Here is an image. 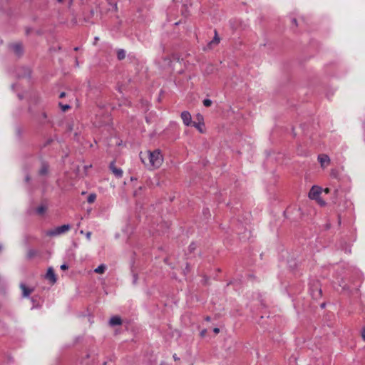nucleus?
Instances as JSON below:
<instances>
[{
    "mask_svg": "<svg viewBox=\"0 0 365 365\" xmlns=\"http://www.w3.org/2000/svg\"><path fill=\"white\" fill-rule=\"evenodd\" d=\"M71 229V226L69 225H63L59 227H56L53 229L48 230L46 232V235L49 237H56L61 235H63Z\"/></svg>",
    "mask_w": 365,
    "mask_h": 365,
    "instance_id": "nucleus-2",
    "label": "nucleus"
},
{
    "mask_svg": "<svg viewBox=\"0 0 365 365\" xmlns=\"http://www.w3.org/2000/svg\"><path fill=\"white\" fill-rule=\"evenodd\" d=\"M324 192L325 193H327H327H329V192H330V189L327 187V188H325V189L324 190Z\"/></svg>",
    "mask_w": 365,
    "mask_h": 365,
    "instance_id": "nucleus-29",
    "label": "nucleus"
},
{
    "mask_svg": "<svg viewBox=\"0 0 365 365\" xmlns=\"http://www.w3.org/2000/svg\"><path fill=\"white\" fill-rule=\"evenodd\" d=\"M220 42V38L217 36V31H215V37L213 40L210 43L212 44H217Z\"/></svg>",
    "mask_w": 365,
    "mask_h": 365,
    "instance_id": "nucleus-16",
    "label": "nucleus"
},
{
    "mask_svg": "<svg viewBox=\"0 0 365 365\" xmlns=\"http://www.w3.org/2000/svg\"><path fill=\"white\" fill-rule=\"evenodd\" d=\"M29 180H30V177L29 175H26L25 177V181L28 182Z\"/></svg>",
    "mask_w": 365,
    "mask_h": 365,
    "instance_id": "nucleus-30",
    "label": "nucleus"
},
{
    "mask_svg": "<svg viewBox=\"0 0 365 365\" xmlns=\"http://www.w3.org/2000/svg\"><path fill=\"white\" fill-rule=\"evenodd\" d=\"M361 337L365 341V327H364L362 332H361Z\"/></svg>",
    "mask_w": 365,
    "mask_h": 365,
    "instance_id": "nucleus-25",
    "label": "nucleus"
},
{
    "mask_svg": "<svg viewBox=\"0 0 365 365\" xmlns=\"http://www.w3.org/2000/svg\"><path fill=\"white\" fill-rule=\"evenodd\" d=\"M2 248H3L2 245H0V252H1V250H2Z\"/></svg>",
    "mask_w": 365,
    "mask_h": 365,
    "instance_id": "nucleus-35",
    "label": "nucleus"
},
{
    "mask_svg": "<svg viewBox=\"0 0 365 365\" xmlns=\"http://www.w3.org/2000/svg\"><path fill=\"white\" fill-rule=\"evenodd\" d=\"M47 207L45 205H40L36 208V212L38 215H43L46 211Z\"/></svg>",
    "mask_w": 365,
    "mask_h": 365,
    "instance_id": "nucleus-13",
    "label": "nucleus"
},
{
    "mask_svg": "<svg viewBox=\"0 0 365 365\" xmlns=\"http://www.w3.org/2000/svg\"><path fill=\"white\" fill-rule=\"evenodd\" d=\"M212 102L211 100L210 99H205L203 101V105L205 106V107H209L212 105Z\"/></svg>",
    "mask_w": 365,
    "mask_h": 365,
    "instance_id": "nucleus-17",
    "label": "nucleus"
},
{
    "mask_svg": "<svg viewBox=\"0 0 365 365\" xmlns=\"http://www.w3.org/2000/svg\"><path fill=\"white\" fill-rule=\"evenodd\" d=\"M213 331H214L215 334H218V333H219V331H220V329H219V328H215V329H213Z\"/></svg>",
    "mask_w": 365,
    "mask_h": 365,
    "instance_id": "nucleus-28",
    "label": "nucleus"
},
{
    "mask_svg": "<svg viewBox=\"0 0 365 365\" xmlns=\"http://www.w3.org/2000/svg\"><path fill=\"white\" fill-rule=\"evenodd\" d=\"M110 169L111 170L112 173L117 177V178H121L123 175V170L120 168H118L115 165V163L112 162L110 164Z\"/></svg>",
    "mask_w": 365,
    "mask_h": 365,
    "instance_id": "nucleus-8",
    "label": "nucleus"
},
{
    "mask_svg": "<svg viewBox=\"0 0 365 365\" xmlns=\"http://www.w3.org/2000/svg\"><path fill=\"white\" fill-rule=\"evenodd\" d=\"M48 165L43 163L41 165V169L39 170V175H45L48 173Z\"/></svg>",
    "mask_w": 365,
    "mask_h": 365,
    "instance_id": "nucleus-11",
    "label": "nucleus"
},
{
    "mask_svg": "<svg viewBox=\"0 0 365 365\" xmlns=\"http://www.w3.org/2000/svg\"><path fill=\"white\" fill-rule=\"evenodd\" d=\"M91 232H88L86 233V238H87L88 240H90V239H91Z\"/></svg>",
    "mask_w": 365,
    "mask_h": 365,
    "instance_id": "nucleus-26",
    "label": "nucleus"
},
{
    "mask_svg": "<svg viewBox=\"0 0 365 365\" xmlns=\"http://www.w3.org/2000/svg\"><path fill=\"white\" fill-rule=\"evenodd\" d=\"M20 288L22 290V296L24 297H28L29 294L34 291L33 289L27 287L24 284H21Z\"/></svg>",
    "mask_w": 365,
    "mask_h": 365,
    "instance_id": "nucleus-9",
    "label": "nucleus"
},
{
    "mask_svg": "<svg viewBox=\"0 0 365 365\" xmlns=\"http://www.w3.org/2000/svg\"><path fill=\"white\" fill-rule=\"evenodd\" d=\"M192 125L194 127H195L196 128H197L200 130V132H201V133L202 132V130L201 129V125L200 123H197L194 122Z\"/></svg>",
    "mask_w": 365,
    "mask_h": 365,
    "instance_id": "nucleus-21",
    "label": "nucleus"
},
{
    "mask_svg": "<svg viewBox=\"0 0 365 365\" xmlns=\"http://www.w3.org/2000/svg\"><path fill=\"white\" fill-rule=\"evenodd\" d=\"M46 278L49 280L52 284L56 282V277L54 273L53 269L52 267H49L47 270Z\"/></svg>",
    "mask_w": 365,
    "mask_h": 365,
    "instance_id": "nucleus-7",
    "label": "nucleus"
},
{
    "mask_svg": "<svg viewBox=\"0 0 365 365\" xmlns=\"http://www.w3.org/2000/svg\"><path fill=\"white\" fill-rule=\"evenodd\" d=\"M9 48L17 56H21L23 53V47L21 43H11Z\"/></svg>",
    "mask_w": 365,
    "mask_h": 365,
    "instance_id": "nucleus-4",
    "label": "nucleus"
},
{
    "mask_svg": "<svg viewBox=\"0 0 365 365\" xmlns=\"http://www.w3.org/2000/svg\"><path fill=\"white\" fill-rule=\"evenodd\" d=\"M61 107V109L63 111H66L68 108H70V106L68 105H62L61 103L59 104Z\"/></svg>",
    "mask_w": 365,
    "mask_h": 365,
    "instance_id": "nucleus-20",
    "label": "nucleus"
},
{
    "mask_svg": "<svg viewBox=\"0 0 365 365\" xmlns=\"http://www.w3.org/2000/svg\"><path fill=\"white\" fill-rule=\"evenodd\" d=\"M65 96H66V93L62 92V93H60V95H59V98H63V97H65Z\"/></svg>",
    "mask_w": 365,
    "mask_h": 365,
    "instance_id": "nucleus-27",
    "label": "nucleus"
},
{
    "mask_svg": "<svg viewBox=\"0 0 365 365\" xmlns=\"http://www.w3.org/2000/svg\"><path fill=\"white\" fill-rule=\"evenodd\" d=\"M74 50H75V51H78V47H76V48H74Z\"/></svg>",
    "mask_w": 365,
    "mask_h": 365,
    "instance_id": "nucleus-37",
    "label": "nucleus"
},
{
    "mask_svg": "<svg viewBox=\"0 0 365 365\" xmlns=\"http://www.w3.org/2000/svg\"><path fill=\"white\" fill-rule=\"evenodd\" d=\"M331 175L333 177H334V178H335V177H336V173H335V171H334V170H332V171H331Z\"/></svg>",
    "mask_w": 365,
    "mask_h": 365,
    "instance_id": "nucleus-32",
    "label": "nucleus"
},
{
    "mask_svg": "<svg viewBox=\"0 0 365 365\" xmlns=\"http://www.w3.org/2000/svg\"><path fill=\"white\" fill-rule=\"evenodd\" d=\"M173 359L175 361L179 360V358L177 356V355L175 354L173 355Z\"/></svg>",
    "mask_w": 365,
    "mask_h": 365,
    "instance_id": "nucleus-31",
    "label": "nucleus"
},
{
    "mask_svg": "<svg viewBox=\"0 0 365 365\" xmlns=\"http://www.w3.org/2000/svg\"><path fill=\"white\" fill-rule=\"evenodd\" d=\"M181 118L185 125L188 126L191 125L192 118L190 113L188 111L182 112Z\"/></svg>",
    "mask_w": 365,
    "mask_h": 365,
    "instance_id": "nucleus-6",
    "label": "nucleus"
},
{
    "mask_svg": "<svg viewBox=\"0 0 365 365\" xmlns=\"http://www.w3.org/2000/svg\"><path fill=\"white\" fill-rule=\"evenodd\" d=\"M36 255V251L34 250H30L29 252H28V257L29 258H31L33 256H34Z\"/></svg>",
    "mask_w": 365,
    "mask_h": 365,
    "instance_id": "nucleus-19",
    "label": "nucleus"
},
{
    "mask_svg": "<svg viewBox=\"0 0 365 365\" xmlns=\"http://www.w3.org/2000/svg\"><path fill=\"white\" fill-rule=\"evenodd\" d=\"M190 252L193 251L196 248V245L194 243H192L190 247Z\"/></svg>",
    "mask_w": 365,
    "mask_h": 365,
    "instance_id": "nucleus-22",
    "label": "nucleus"
},
{
    "mask_svg": "<svg viewBox=\"0 0 365 365\" xmlns=\"http://www.w3.org/2000/svg\"><path fill=\"white\" fill-rule=\"evenodd\" d=\"M96 199V195L91 193L88 195L87 201L88 203H93Z\"/></svg>",
    "mask_w": 365,
    "mask_h": 365,
    "instance_id": "nucleus-15",
    "label": "nucleus"
},
{
    "mask_svg": "<svg viewBox=\"0 0 365 365\" xmlns=\"http://www.w3.org/2000/svg\"><path fill=\"white\" fill-rule=\"evenodd\" d=\"M321 192L322 188L319 186L314 185L309 192V197L312 200L318 199Z\"/></svg>",
    "mask_w": 365,
    "mask_h": 365,
    "instance_id": "nucleus-3",
    "label": "nucleus"
},
{
    "mask_svg": "<svg viewBox=\"0 0 365 365\" xmlns=\"http://www.w3.org/2000/svg\"><path fill=\"white\" fill-rule=\"evenodd\" d=\"M318 160L320 163V165L322 168H326L329 165L330 162V158L327 155L321 154L318 156Z\"/></svg>",
    "mask_w": 365,
    "mask_h": 365,
    "instance_id": "nucleus-5",
    "label": "nucleus"
},
{
    "mask_svg": "<svg viewBox=\"0 0 365 365\" xmlns=\"http://www.w3.org/2000/svg\"><path fill=\"white\" fill-rule=\"evenodd\" d=\"M106 269V266L103 264L99 265L95 269L94 272L97 274H103Z\"/></svg>",
    "mask_w": 365,
    "mask_h": 365,
    "instance_id": "nucleus-12",
    "label": "nucleus"
},
{
    "mask_svg": "<svg viewBox=\"0 0 365 365\" xmlns=\"http://www.w3.org/2000/svg\"><path fill=\"white\" fill-rule=\"evenodd\" d=\"M208 212V210H204V213H205V212Z\"/></svg>",
    "mask_w": 365,
    "mask_h": 365,
    "instance_id": "nucleus-38",
    "label": "nucleus"
},
{
    "mask_svg": "<svg viewBox=\"0 0 365 365\" xmlns=\"http://www.w3.org/2000/svg\"><path fill=\"white\" fill-rule=\"evenodd\" d=\"M117 56L119 60H123L125 57V52L123 49H120L118 51Z\"/></svg>",
    "mask_w": 365,
    "mask_h": 365,
    "instance_id": "nucleus-14",
    "label": "nucleus"
},
{
    "mask_svg": "<svg viewBox=\"0 0 365 365\" xmlns=\"http://www.w3.org/2000/svg\"><path fill=\"white\" fill-rule=\"evenodd\" d=\"M140 158L143 163L149 168H158L163 163V156L159 150L140 153Z\"/></svg>",
    "mask_w": 365,
    "mask_h": 365,
    "instance_id": "nucleus-1",
    "label": "nucleus"
},
{
    "mask_svg": "<svg viewBox=\"0 0 365 365\" xmlns=\"http://www.w3.org/2000/svg\"><path fill=\"white\" fill-rule=\"evenodd\" d=\"M61 269L62 270H66V269H68V266L67 264H62V265L61 266Z\"/></svg>",
    "mask_w": 365,
    "mask_h": 365,
    "instance_id": "nucleus-23",
    "label": "nucleus"
},
{
    "mask_svg": "<svg viewBox=\"0 0 365 365\" xmlns=\"http://www.w3.org/2000/svg\"><path fill=\"white\" fill-rule=\"evenodd\" d=\"M292 23H293V24H294L295 25H297V20H296V19H293L292 20Z\"/></svg>",
    "mask_w": 365,
    "mask_h": 365,
    "instance_id": "nucleus-33",
    "label": "nucleus"
},
{
    "mask_svg": "<svg viewBox=\"0 0 365 365\" xmlns=\"http://www.w3.org/2000/svg\"><path fill=\"white\" fill-rule=\"evenodd\" d=\"M137 280H138V276H137V274H133V284H135L137 282Z\"/></svg>",
    "mask_w": 365,
    "mask_h": 365,
    "instance_id": "nucleus-24",
    "label": "nucleus"
},
{
    "mask_svg": "<svg viewBox=\"0 0 365 365\" xmlns=\"http://www.w3.org/2000/svg\"><path fill=\"white\" fill-rule=\"evenodd\" d=\"M122 320L119 317L115 316L110 319V324L111 326L120 325Z\"/></svg>",
    "mask_w": 365,
    "mask_h": 365,
    "instance_id": "nucleus-10",
    "label": "nucleus"
},
{
    "mask_svg": "<svg viewBox=\"0 0 365 365\" xmlns=\"http://www.w3.org/2000/svg\"><path fill=\"white\" fill-rule=\"evenodd\" d=\"M205 330L202 331V332H201V335H202V336H203V335L205 334Z\"/></svg>",
    "mask_w": 365,
    "mask_h": 365,
    "instance_id": "nucleus-34",
    "label": "nucleus"
},
{
    "mask_svg": "<svg viewBox=\"0 0 365 365\" xmlns=\"http://www.w3.org/2000/svg\"><path fill=\"white\" fill-rule=\"evenodd\" d=\"M206 320L210 321V318L209 317H207L206 318Z\"/></svg>",
    "mask_w": 365,
    "mask_h": 365,
    "instance_id": "nucleus-36",
    "label": "nucleus"
},
{
    "mask_svg": "<svg viewBox=\"0 0 365 365\" xmlns=\"http://www.w3.org/2000/svg\"><path fill=\"white\" fill-rule=\"evenodd\" d=\"M316 201H317V202L321 205L322 206H324L326 205V202H324V200H323L320 197H318V199H315Z\"/></svg>",
    "mask_w": 365,
    "mask_h": 365,
    "instance_id": "nucleus-18",
    "label": "nucleus"
}]
</instances>
